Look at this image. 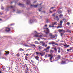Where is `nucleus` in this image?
<instances>
[{"label": "nucleus", "mask_w": 73, "mask_h": 73, "mask_svg": "<svg viewBox=\"0 0 73 73\" xmlns=\"http://www.w3.org/2000/svg\"><path fill=\"white\" fill-rule=\"evenodd\" d=\"M44 30H46V34L44 36V37H47L48 34L49 33V30L48 29V28H44Z\"/></svg>", "instance_id": "obj_1"}, {"label": "nucleus", "mask_w": 73, "mask_h": 73, "mask_svg": "<svg viewBox=\"0 0 73 73\" xmlns=\"http://www.w3.org/2000/svg\"><path fill=\"white\" fill-rule=\"evenodd\" d=\"M35 34H36L35 35H34L35 37H39V38H41V37H42V35H40V36H38V34H37V32L36 31L35 32Z\"/></svg>", "instance_id": "obj_2"}, {"label": "nucleus", "mask_w": 73, "mask_h": 73, "mask_svg": "<svg viewBox=\"0 0 73 73\" xmlns=\"http://www.w3.org/2000/svg\"><path fill=\"white\" fill-rule=\"evenodd\" d=\"M52 16H53L54 19H56L57 21H58V20H59V19H58V17L57 16H56L55 13L53 14Z\"/></svg>", "instance_id": "obj_3"}, {"label": "nucleus", "mask_w": 73, "mask_h": 73, "mask_svg": "<svg viewBox=\"0 0 73 73\" xmlns=\"http://www.w3.org/2000/svg\"><path fill=\"white\" fill-rule=\"evenodd\" d=\"M48 56L50 57V62H53V61H51V60L52 59V58L53 57V54H48Z\"/></svg>", "instance_id": "obj_4"}, {"label": "nucleus", "mask_w": 73, "mask_h": 73, "mask_svg": "<svg viewBox=\"0 0 73 73\" xmlns=\"http://www.w3.org/2000/svg\"><path fill=\"white\" fill-rule=\"evenodd\" d=\"M49 36H50V38H54L55 37V36L52 35V34L50 33Z\"/></svg>", "instance_id": "obj_5"}, {"label": "nucleus", "mask_w": 73, "mask_h": 73, "mask_svg": "<svg viewBox=\"0 0 73 73\" xmlns=\"http://www.w3.org/2000/svg\"><path fill=\"white\" fill-rule=\"evenodd\" d=\"M38 4H37V5H31V7H37V6H38Z\"/></svg>", "instance_id": "obj_6"}, {"label": "nucleus", "mask_w": 73, "mask_h": 73, "mask_svg": "<svg viewBox=\"0 0 73 73\" xmlns=\"http://www.w3.org/2000/svg\"><path fill=\"white\" fill-rule=\"evenodd\" d=\"M5 31L6 32H9L10 31V29L8 27H7L6 28Z\"/></svg>", "instance_id": "obj_7"}, {"label": "nucleus", "mask_w": 73, "mask_h": 73, "mask_svg": "<svg viewBox=\"0 0 73 73\" xmlns=\"http://www.w3.org/2000/svg\"><path fill=\"white\" fill-rule=\"evenodd\" d=\"M53 44L52 45L53 46H54V45H58V44H55V43L54 42H52V43H49V44Z\"/></svg>", "instance_id": "obj_8"}, {"label": "nucleus", "mask_w": 73, "mask_h": 73, "mask_svg": "<svg viewBox=\"0 0 73 73\" xmlns=\"http://www.w3.org/2000/svg\"><path fill=\"white\" fill-rule=\"evenodd\" d=\"M39 54L41 56H43L45 55V52L40 53Z\"/></svg>", "instance_id": "obj_9"}, {"label": "nucleus", "mask_w": 73, "mask_h": 73, "mask_svg": "<svg viewBox=\"0 0 73 73\" xmlns=\"http://www.w3.org/2000/svg\"><path fill=\"white\" fill-rule=\"evenodd\" d=\"M31 3V1L29 0H27V4H29Z\"/></svg>", "instance_id": "obj_10"}, {"label": "nucleus", "mask_w": 73, "mask_h": 73, "mask_svg": "<svg viewBox=\"0 0 73 73\" xmlns=\"http://www.w3.org/2000/svg\"><path fill=\"white\" fill-rule=\"evenodd\" d=\"M44 42H40V44H42V46H44Z\"/></svg>", "instance_id": "obj_11"}, {"label": "nucleus", "mask_w": 73, "mask_h": 73, "mask_svg": "<svg viewBox=\"0 0 73 73\" xmlns=\"http://www.w3.org/2000/svg\"><path fill=\"white\" fill-rule=\"evenodd\" d=\"M54 7H52L50 8V10H49L50 11V13H52V11H52V9H53V8H54Z\"/></svg>", "instance_id": "obj_12"}, {"label": "nucleus", "mask_w": 73, "mask_h": 73, "mask_svg": "<svg viewBox=\"0 0 73 73\" xmlns=\"http://www.w3.org/2000/svg\"><path fill=\"white\" fill-rule=\"evenodd\" d=\"M49 48H50V46H48V47H47L46 48L44 49V50H48V49H49Z\"/></svg>", "instance_id": "obj_13"}, {"label": "nucleus", "mask_w": 73, "mask_h": 73, "mask_svg": "<svg viewBox=\"0 0 73 73\" xmlns=\"http://www.w3.org/2000/svg\"><path fill=\"white\" fill-rule=\"evenodd\" d=\"M13 8V6H9L7 7V9H8V8Z\"/></svg>", "instance_id": "obj_14"}, {"label": "nucleus", "mask_w": 73, "mask_h": 73, "mask_svg": "<svg viewBox=\"0 0 73 73\" xmlns=\"http://www.w3.org/2000/svg\"><path fill=\"white\" fill-rule=\"evenodd\" d=\"M35 58L36 59V60H39L38 58H39V57H38V56H36L35 57Z\"/></svg>", "instance_id": "obj_15"}, {"label": "nucleus", "mask_w": 73, "mask_h": 73, "mask_svg": "<svg viewBox=\"0 0 73 73\" xmlns=\"http://www.w3.org/2000/svg\"><path fill=\"white\" fill-rule=\"evenodd\" d=\"M61 64H66V62L65 61H62L61 62Z\"/></svg>", "instance_id": "obj_16"}, {"label": "nucleus", "mask_w": 73, "mask_h": 73, "mask_svg": "<svg viewBox=\"0 0 73 73\" xmlns=\"http://www.w3.org/2000/svg\"><path fill=\"white\" fill-rule=\"evenodd\" d=\"M60 56L58 55L57 56V58H56V59H57L58 60H59V59L60 58Z\"/></svg>", "instance_id": "obj_17"}, {"label": "nucleus", "mask_w": 73, "mask_h": 73, "mask_svg": "<svg viewBox=\"0 0 73 73\" xmlns=\"http://www.w3.org/2000/svg\"><path fill=\"white\" fill-rule=\"evenodd\" d=\"M63 23V22L62 21H60V26H62V24Z\"/></svg>", "instance_id": "obj_18"}, {"label": "nucleus", "mask_w": 73, "mask_h": 73, "mask_svg": "<svg viewBox=\"0 0 73 73\" xmlns=\"http://www.w3.org/2000/svg\"><path fill=\"white\" fill-rule=\"evenodd\" d=\"M59 18H61L62 17H63V15L62 14H60V15H59Z\"/></svg>", "instance_id": "obj_19"}, {"label": "nucleus", "mask_w": 73, "mask_h": 73, "mask_svg": "<svg viewBox=\"0 0 73 73\" xmlns=\"http://www.w3.org/2000/svg\"><path fill=\"white\" fill-rule=\"evenodd\" d=\"M19 5L20 6H21V7H23V6H24V5L23 4L19 3Z\"/></svg>", "instance_id": "obj_20"}, {"label": "nucleus", "mask_w": 73, "mask_h": 73, "mask_svg": "<svg viewBox=\"0 0 73 73\" xmlns=\"http://www.w3.org/2000/svg\"><path fill=\"white\" fill-rule=\"evenodd\" d=\"M57 13H62V11H58L57 12Z\"/></svg>", "instance_id": "obj_21"}, {"label": "nucleus", "mask_w": 73, "mask_h": 73, "mask_svg": "<svg viewBox=\"0 0 73 73\" xmlns=\"http://www.w3.org/2000/svg\"><path fill=\"white\" fill-rule=\"evenodd\" d=\"M57 22H55L54 23H53L52 24V25H56L57 24Z\"/></svg>", "instance_id": "obj_22"}, {"label": "nucleus", "mask_w": 73, "mask_h": 73, "mask_svg": "<svg viewBox=\"0 0 73 73\" xmlns=\"http://www.w3.org/2000/svg\"><path fill=\"white\" fill-rule=\"evenodd\" d=\"M19 50H20V51H24V50H25L24 49H23L21 48H20L19 49Z\"/></svg>", "instance_id": "obj_23"}, {"label": "nucleus", "mask_w": 73, "mask_h": 73, "mask_svg": "<svg viewBox=\"0 0 73 73\" xmlns=\"http://www.w3.org/2000/svg\"><path fill=\"white\" fill-rule=\"evenodd\" d=\"M33 23V20H31L30 21V24H32Z\"/></svg>", "instance_id": "obj_24"}, {"label": "nucleus", "mask_w": 73, "mask_h": 73, "mask_svg": "<svg viewBox=\"0 0 73 73\" xmlns=\"http://www.w3.org/2000/svg\"><path fill=\"white\" fill-rule=\"evenodd\" d=\"M24 46H29L28 45H27L25 44H24Z\"/></svg>", "instance_id": "obj_25"}, {"label": "nucleus", "mask_w": 73, "mask_h": 73, "mask_svg": "<svg viewBox=\"0 0 73 73\" xmlns=\"http://www.w3.org/2000/svg\"><path fill=\"white\" fill-rule=\"evenodd\" d=\"M5 52H6V54H7V55L8 54H9V52H6L5 51Z\"/></svg>", "instance_id": "obj_26"}, {"label": "nucleus", "mask_w": 73, "mask_h": 73, "mask_svg": "<svg viewBox=\"0 0 73 73\" xmlns=\"http://www.w3.org/2000/svg\"><path fill=\"white\" fill-rule=\"evenodd\" d=\"M38 48H39V49H41V46H39Z\"/></svg>", "instance_id": "obj_27"}, {"label": "nucleus", "mask_w": 73, "mask_h": 73, "mask_svg": "<svg viewBox=\"0 0 73 73\" xmlns=\"http://www.w3.org/2000/svg\"><path fill=\"white\" fill-rule=\"evenodd\" d=\"M67 32H69L70 33H71V32H70V31L69 30H67Z\"/></svg>", "instance_id": "obj_28"}, {"label": "nucleus", "mask_w": 73, "mask_h": 73, "mask_svg": "<svg viewBox=\"0 0 73 73\" xmlns=\"http://www.w3.org/2000/svg\"><path fill=\"white\" fill-rule=\"evenodd\" d=\"M49 27H54V26H53V25H52V26H51V25H49Z\"/></svg>", "instance_id": "obj_29"}, {"label": "nucleus", "mask_w": 73, "mask_h": 73, "mask_svg": "<svg viewBox=\"0 0 73 73\" xmlns=\"http://www.w3.org/2000/svg\"><path fill=\"white\" fill-rule=\"evenodd\" d=\"M72 50V49H67V51L68 52H69V50Z\"/></svg>", "instance_id": "obj_30"}, {"label": "nucleus", "mask_w": 73, "mask_h": 73, "mask_svg": "<svg viewBox=\"0 0 73 73\" xmlns=\"http://www.w3.org/2000/svg\"><path fill=\"white\" fill-rule=\"evenodd\" d=\"M58 31L60 32H62V30H61L60 29Z\"/></svg>", "instance_id": "obj_31"}, {"label": "nucleus", "mask_w": 73, "mask_h": 73, "mask_svg": "<svg viewBox=\"0 0 73 73\" xmlns=\"http://www.w3.org/2000/svg\"><path fill=\"white\" fill-rule=\"evenodd\" d=\"M50 53H53V50H50Z\"/></svg>", "instance_id": "obj_32"}, {"label": "nucleus", "mask_w": 73, "mask_h": 73, "mask_svg": "<svg viewBox=\"0 0 73 73\" xmlns=\"http://www.w3.org/2000/svg\"><path fill=\"white\" fill-rule=\"evenodd\" d=\"M17 56H18V57H19V56H20V54H17Z\"/></svg>", "instance_id": "obj_33"}, {"label": "nucleus", "mask_w": 73, "mask_h": 73, "mask_svg": "<svg viewBox=\"0 0 73 73\" xmlns=\"http://www.w3.org/2000/svg\"><path fill=\"white\" fill-rule=\"evenodd\" d=\"M44 46L46 47L47 46V45L45 44V43H44Z\"/></svg>", "instance_id": "obj_34"}, {"label": "nucleus", "mask_w": 73, "mask_h": 73, "mask_svg": "<svg viewBox=\"0 0 73 73\" xmlns=\"http://www.w3.org/2000/svg\"><path fill=\"white\" fill-rule=\"evenodd\" d=\"M19 1V0H15L14 2H15V3H16L17 1Z\"/></svg>", "instance_id": "obj_35"}, {"label": "nucleus", "mask_w": 73, "mask_h": 73, "mask_svg": "<svg viewBox=\"0 0 73 73\" xmlns=\"http://www.w3.org/2000/svg\"><path fill=\"white\" fill-rule=\"evenodd\" d=\"M36 54L37 55H38V54H39V52H36Z\"/></svg>", "instance_id": "obj_36"}, {"label": "nucleus", "mask_w": 73, "mask_h": 73, "mask_svg": "<svg viewBox=\"0 0 73 73\" xmlns=\"http://www.w3.org/2000/svg\"><path fill=\"white\" fill-rule=\"evenodd\" d=\"M35 44H38V42L36 41H35Z\"/></svg>", "instance_id": "obj_37"}, {"label": "nucleus", "mask_w": 73, "mask_h": 73, "mask_svg": "<svg viewBox=\"0 0 73 73\" xmlns=\"http://www.w3.org/2000/svg\"><path fill=\"white\" fill-rule=\"evenodd\" d=\"M1 8L2 9H4V7H1Z\"/></svg>", "instance_id": "obj_38"}, {"label": "nucleus", "mask_w": 73, "mask_h": 73, "mask_svg": "<svg viewBox=\"0 0 73 73\" xmlns=\"http://www.w3.org/2000/svg\"><path fill=\"white\" fill-rule=\"evenodd\" d=\"M63 34H64V33H61V36H62V35H63Z\"/></svg>", "instance_id": "obj_39"}, {"label": "nucleus", "mask_w": 73, "mask_h": 73, "mask_svg": "<svg viewBox=\"0 0 73 73\" xmlns=\"http://www.w3.org/2000/svg\"><path fill=\"white\" fill-rule=\"evenodd\" d=\"M54 50H56V51L57 50V49H56V48H54Z\"/></svg>", "instance_id": "obj_40"}, {"label": "nucleus", "mask_w": 73, "mask_h": 73, "mask_svg": "<svg viewBox=\"0 0 73 73\" xmlns=\"http://www.w3.org/2000/svg\"><path fill=\"white\" fill-rule=\"evenodd\" d=\"M20 13V11H18V12H17V13Z\"/></svg>", "instance_id": "obj_41"}, {"label": "nucleus", "mask_w": 73, "mask_h": 73, "mask_svg": "<svg viewBox=\"0 0 73 73\" xmlns=\"http://www.w3.org/2000/svg\"><path fill=\"white\" fill-rule=\"evenodd\" d=\"M70 24V23H69V22H68L67 23V25H69Z\"/></svg>", "instance_id": "obj_42"}, {"label": "nucleus", "mask_w": 73, "mask_h": 73, "mask_svg": "<svg viewBox=\"0 0 73 73\" xmlns=\"http://www.w3.org/2000/svg\"><path fill=\"white\" fill-rule=\"evenodd\" d=\"M57 28H61V27H60L59 26H58V27H57Z\"/></svg>", "instance_id": "obj_43"}, {"label": "nucleus", "mask_w": 73, "mask_h": 73, "mask_svg": "<svg viewBox=\"0 0 73 73\" xmlns=\"http://www.w3.org/2000/svg\"><path fill=\"white\" fill-rule=\"evenodd\" d=\"M38 10H39V11L40 12V11H41V9H38Z\"/></svg>", "instance_id": "obj_44"}, {"label": "nucleus", "mask_w": 73, "mask_h": 73, "mask_svg": "<svg viewBox=\"0 0 73 73\" xmlns=\"http://www.w3.org/2000/svg\"><path fill=\"white\" fill-rule=\"evenodd\" d=\"M32 46L34 47L35 46V44H33Z\"/></svg>", "instance_id": "obj_45"}, {"label": "nucleus", "mask_w": 73, "mask_h": 73, "mask_svg": "<svg viewBox=\"0 0 73 73\" xmlns=\"http://www.w3.org/2000/svg\"><path fill=\"white\" fill-rule=\"evenodd\" d=\"M2 73V72H1V70H0V73Z\"/></svg>", "instance_id": "obj_46"}, {"label": "nucleus", "mask_w": 73, "mask_h": 73, "mask_svg": "<svg viewBox=\"0 0 73 73\" xmlns=\"http://www.w3.org/2000/svg\"><path fill=\"white\" fill-rule=\"evenodd\" d=\"M58 52L59 53H60V51L59 50L58 51Z\"/></svg>", "instance_id": "obj_47"}, {"label": "nucleus", "mask_w": 73, "mask_h": 73, "mask_svg": "<svg viewBox=\"0 0 73 73\" xmlns=\"http://www.w3.org/2000/svg\"><path fill=\"white\" fill-rule=\"evenodd\" d=\"M45 27H47V25H46L45 26Z\"/></svg>", "instance_id": "obj_48"}, {"label": "nucleus", "mask_w": 73, "mask_h": 73, "mask_svg": "<svg viewBox=\"0 0 73 73\" xmlns=\"http://www.w3.org/2000/svg\"><path fill=\"white\" fill-rule=\"evenodd\" d=\"M46 56H47L46 54L45 55V57L46 58Z\"/></svg>", "instance_id": "obj_49"}, {"label": "nucleus", "mask_w": 73, "mask_h": 73, "mask_svg": "<svg viewBox=\"0 0 73 73\" xmlns=\"http://www.w3.org/2000/svg\"><path fill=\"white\" fill-rule=\"evenodd\" d=\"M53 11H54H54H56V10H54Z\"/></svg>", "instance_id": "obj_50"}, {"label": "nucleus", "mask_w": 73, "mask_h": 73, "mask_svg": "<svg viewBox=\"0 0 73 73\" xmlns=\"http://www.w3.org/2000/svg\"><path fill=\"white\" fill-rule=\"evenodd\" d=\"M31 62H33V60H31Z\"/></svg>", "instance_id": "obj_51"}, {"label": "nucleus", "mask_w": 73, "mask_h": 73, "mask_svg": "<svg viewBox=\"0 0 73 73\" xmlns=\"http://www.w3.org/2000/svg\"><path fill=\"white\" fill-rule=\"evenodd\" d=\"M70 49H72V50L73 49V47H72Z\"/></svg>", "instance_id": "obj_52"}, {"label": "nucleus", "mask_w": 73, "mask_h": 73, "mask_svg": "<svg viewBox=\"0 0 73 73\" xmlns=\"http://www.w3.org/2000/svg\"><path fill=\"white\" fill-rule=\"evenodd\" d=\"M25 59H26V60H27V57H25Z\"/></svg>", "instance_id": "obj_53"}, {"label": "nucleus", "mask_w": 73, "mask_h": 73, "mask_svg": "<svg viewBox=\"0 0 73 73\" xmlns=\"http://www.w3.org/2000/svg\"><path fill=\"white\" fill-rule=\"evenodd\" d=\"M26 56H28V54H26Z\"/></svg>", "instance_id": "obj_54"}, {"label": "nucleus", "mask_w": 73, "mask_h": 73, "mask_svg": "<svg viewBox=\"0 0 73 73\" xmlns=\"http://www.w3.org/2000/svg\"><path fill=\"white\" fill-rule=\"evenodd\" d=\"M67 47H69V45H68L67 46Z\"/></svg>", "instance_id": "obj_55"}, {"label": "nucleus", "mask_w": 73, "mask_h": 73, "mask_svg": "<svg viewBox=\"0 0 73 73\" xmlns=\"http://www.w3.org/2000/svg\"><path fill=\"white\" fill-rule=\"evenodd\" d=\"M34 3H36V1H35V2H34Z\"/></svg>", "instance_id": "obj_56"}, {"label": "nucleus", "mask_w": 73, "mask_h": 73, "mask_svg": "<svg viewBox=\"0 0 73 73\" xmlns=\"http://www.w3.org/2000/svg\"><path fill=\"white\" fill-rule=\"evenodd\" d=\"M58 48L59 50H60V48Z\"/></svg>", "instance_id": "obj_57"}, {"label": "nucleus", "mask_w": 73, "mask_h": 73, "mask_svg": "<svg viewBox=\"0 0 73 73\" xmlns=\"http://www.w3.org/2000/svg\"><path fill=\"white\" fill-rule=\"evenodd\" d=\"M13 11L14 12H15V10H13Z\"/></svg>", "instance_id": "obj_58"}, {"label": "nucleus", "mask_w": 73, "mask_h": 73, "mask_svg": "<svg viewBox=\"0 0 73 73\" xmlns=\"http://www.w3.org/2000/svg\"><path fill=\"white\" fill-rule=\"evenodd\" d=\"M48 51H46V52H48Z\"/></svg>", "instance_id": "obj_59"}, {"label": "nucleus", "mask_w": 73, "mask_h": 73, "mask_svg": "<svg viewBox=\"0 0 73 73\" xmlns=\"http://www.w3.org/2000/svg\"><path fill=\"white\" fill-rule=\"evenodd\" d=\"M0 21H1V19H0Z\"/></svg>", "instance_id": "obj_60"}, {"label": "nucleus", "mask_w": 73, "mask_h": 73, "mask_svg": "<svg viewBox=\"0 0 73 73\" xmlns=\"http://www.w3.org/2000/svg\"><path fill=\"white\" fill-rule=\"evenodd\" d=\"M38 40H39V41H40V39H38Z\"/></svg>", "instance_id": "obj_61"}, {"label": "nucleus", "mask_w": 73, "mask_h": 73, "mask_svg": "<svg viewBox=\"0 0 73 73\" xmlns=\"http://www.w3.org/2000/svg\"><path fill=\"white\" fill-rule=\"evenodd\" d=\"M13 24H11V25H13Z\"/></svg>", "instance_id": "obj_62"}, {"label": "nucleus", "mask_w": 73, "mask_h": 73, "mask_svg": "<svg viewBox=\"0 0 73 73\" xmlns=\"http://www.w3.org/2000/svg\"><path fill=\"white\" fill-rule=\"evenodd\" d=\"M68 12H69V10H68Z\"/></svg>", "instance_id": "obj_63"}, {"label": "nucleus", "mask_w": 73, "mask_h": 73, "mask_svg": "<svg viewBox=\"0 0 73 73\" xmlns=\"http://www.w3.org/2000/svg\"><path fill=\"white\" fill-rule=\"evenodd\" d=\"M41 3L40 4V5H41Z\"/></svg>", "instance_id": "obj_64"}]
</instances>
